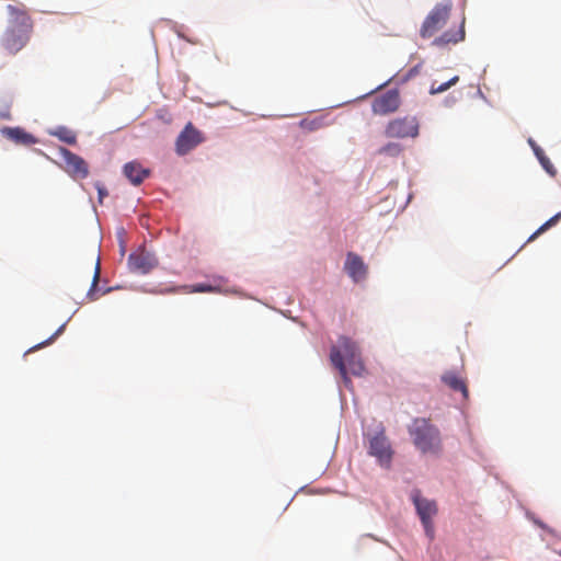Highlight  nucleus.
Masks as SVG:
<instances>
[{
  "label": "nucleus",
  "mask_w": 561,
  "mask_h": 561,
  "mask_svg": "<svg viewBox=\"0 0 561 561\" xmlns=\"http://www.w3.org/2000/svg\"><path fill=\"white\" fill-rule=\"evenodd\" d=\"M451 0L437 2L425 16L421 35H433L442 32L443 35H465V16L454 13Z\"/></svg>",
  "instance_id": "obj_1"
},
{
  "label": "nucleus",
  "mask_w": 561,
  "mask_h": 561,
  "mask_svg": "<svg viewBox=\"0 0 561 561\" xmlns=\"http://www.w3.org/2000/svg\"><path fill=\"white\" fill-rule=\"evenodd\" d=\"M345 359L347 360L350 370L354 376H364L366 367L357 344L347 336H340L339 345L332 346L330 350V360L339 370L343 381L347 385L351 382V379L347 374Z\"/></svg>",
  "instance_id": "obj_2"
},
{
  "label": "nucleus",
  "mask_w": 561,
  "mask_h": 561,
  "mask_svg": "<svg viewBox=\"0 0 561 561\" xmlns=\"http://www.w3.org/2000/svg\"><path fill=\"white\" fill-rule=\"evenodd\" d=\"M414 447L423 455H438L443 449L440 432L426 417H415L408 426Z\"/></svg>",
  "instance_id": "obj_3"
},
{
  "label": "nucleus",
  "mask_w": 561,
  "mask_h": 561,
  "mask_svg": "<svg viewBox=\"0 0 561 561\" xmlns=\"http://www.w3.org/2000/svg\"><path fill=\"white\" fill-rule=\"evenodd\" d=\"M411 500L416 508V513L424 527L425 534L430 539L434 538L433 517L438 513L437 504L433 500L423 497L420 490H413Z\"/></svg>",
  "instance_id": "obj_4"
},
{
  "label": "nucleus",
  "mask_w": 561,
  "mask_h": 561,
  "mask_svg": "<svg viewBox=\"0 0 561 561\" xmlns=\"http://www.w3.org/2000/svg\"><path fill=\"white\" fill-rule=\"evenodd\" d=\"M420 124L415 116H403L391 119L386 128L385 136L388 138H415L419 135Z\"/></svg>",
  "instance_id": "obj_5"
},
{
  "label": "nucleus",
  "mask_w": 561,
  "mask_h": 561,
  "mask_svg": "<svg viewBox=\"0 0 561 561\" xmlns=\"http://www.w3.org/2000/svg\"><path fill=\"white\" fill-rule=\"evenodd\" d=\"M203 141V134L197 128H195L192 123H187L176 138L175 151L179 156H184Z\"/></svg>",
  "instance_id": "obj_6"
},
{
  "label": "nucleus",
  "mask_w": 561,
  "mask_h": 561,
  "mask_svg": "<svg viewBox=\"0 0 561 561\" xmlns=\"http://www.w3.org/2000/svg\"><path fill=\"white\" fill-rule=\"evenodd\" d=\"M58 153L65 163V171L70 176L75 179H85L89 175L88 163L80 156L64 147L59 148Z\"/></svg>",
  "instance_id": "obj_7"
},
{
  "label": "nucleus",
  "mask_w": 561,
  "mask_h": 561,
  "mask_svg": "<svg viewBox=\"0 0 561 561\" xmlns=\"http://www.w3.org/2000/svg\"><path fill=\"white\" fill-rule=\"evenodd\" d=\"M400 94L398 90H388L373 100L371 111L376 115H388L400 107Z\"/></svg>",
  "instance_id": "obj_8"
},
{
  "label": "nucleus",
  "mask_w": 561,
  "mask_h": 561,
  "mask_svg": "<svg viewBox=\"0 0 561 561\" xmlns=\"http://www.w3.org/2000/svg\"><path fill=\"white\" fill-rule=\"evenodd\" d=\"M10 31L13 35H25L33 30V22L23 9L8 5Z\"/></svg>",
  "instance_id": "obj_9"
},
{
  "label": "nucleus",
  "mask_w": 561,
  "mask_h": 561,
  "mask_svg": "<svg viewBox=\"0 0 561 561\" xmlns=\"http://www.w3.org/2000/svg\"><path fill=\"white\" fill-rule=\"evenodd\" d=\"M369 454L376 457L380 465L389 466L392 458V449L388 438L378 434L370 439Z\"/></svg>",
  "instance_id": "obj_10"
},
{
  "label": "nucleus",
  "mask_w": 561,
  "mask_h": 561,
  "mask_svg": "<svg viewBox=\"0 0 561 561\" xmlns=\"http://www.w3.org/2000/svg\"><path fill=\"white\" fill-rule=\"evenodd\" d=\"M344 268L347 275L355 282L359 283L364 280L368 273V267L363 261V259L353 252H348L346 255V261L344 264Z\"/></svg>",
  "instance_id": "obj_11"
},
{
  "label": "nucleus",
  "mask_w": 561,
  "mask_h": 561,
  "mask_svg": "<svg viewBox=\"0 0 561 561\" xmlns=\"http://www.w3.org/2000/svg\"><path fill=\"white\" fill-rule=\"evenodd\" d=\"M128 264L131 271L147 274L157 266L158 262L153 255L142 251L131 253L128 257Z\"/></svg>",
  "instance_id": "obj_12"
},
{
  "label": "nucleus",
  "mask_w": 561,
  "mask_h": 561,
  "mask_svg": "<svg viewBox=\"0 0 561 561\" xmlns=\"http://www.w3.org/2000/svg\"><path fill=\"white\" fill-rule=\"evenodd\" d=\"M1 135L16 145L30 146L37 142V139L21 127H3Z\"/></svg>",
  "instance_id": "obj_13"
},
{
  "label": "nucleus",
  "mask_w": 561,
  "mask_h": 561,
  "mask_svg": "<svg viewBox=\"0 0 561 561\" xmlns=\"http://www.w3.org/2000/svg\"><path fill=\"white\" fill-rule=\"evenodd\" d=\"M123 172L135 186L140 185L150 175V170L144 168L138 161L127 162L123 168Z\"/></svg>",
  "instance_id": "obj_14"
},
{
  "label": "nucleus",
  "mask_w": 561,
  "mask_h": 561,
  "mask_svg": "<svg viewBox=\"0 0 561 561\" xmlns=\"http://www.w3.org/2000/svg\"><path fill=\"white\" fill-rule=\"evenodd\" d=\"M442 381L446 386H448L451 390L459 391L462 394L463 399H468L469 391H468L467 383H466L465 379L461 378L460 376H458L456 373L446 371L442 376Z\"/></svg>",
  "instance_id": "obj_15"
},
{
  "label": "nucleus",
  "mask_w": 561,
  "mask_h": 561,
  "mask_svg": "<svg viewBox=\"0 0 561 561\" xmlns=\"http://www.w3.org/2000/svg\"><path fill=\"white\" fill-rule=\"evenodd\" d=\"M51 135L56 136L58 139L68 145H75L77 142L76 134L67 127H58L51 133Z\"/></svg>",
  "instance_id": "obj_16"
},
{
  "label": "nucleus",
  "mask_w": 561,
  "mask_h": 561,
  "mask_svg": "<svg viewBox=\"0 0 561 561\" xmlns=\"http://www.w3.org/2000/svg\"><path fill=\"white\" fill-rule=\"evenodd\" d=\"M100 275H101V263H100V257H98L96 264H95V268H94V275H93L91 288L89 289V291L87 294V298L90 301H94V300H96L99 298V296L96 295V286H98V283L100 280Z\"/></svg>",
  "instance_id": "obj_17"
},
{
  "label": "nucleus",
  "mask_w": 561,
  "mask_h": 561,
  "mask_svg": "<svg viewBox=\"0 0 561 561\" xmlns=\"http://www.w3.org/2000/svg\"><path fill=\"white\" fill-rule=\"evenodd\" d=\"M186 293H218L219 287L210 284H195L182 287Z\"/></svg>",
  "instance_id": "obj_18"
},
{
  "label": "nucleus",
  "mask_w": 561,
  "mask_h": 561,
  "mask_svg": "<svg viewBox=\"0 0 561 561\" xmlns=\"http://www.w3.org/2000/svg\"><path fill=\"white\" fill-rule=\"evenodd\" d=\"M561 218V213H558L553 217H551L549 220H547L543 225H541L527 240V242L534 241L536 238H538L541 233L547 231L552 226L557 225V222Z\"/></svg>",
  "instance_id": "obj_19"
},
{
  "label": "nucleus",
  "mask_w": 561,
  "mask_h": 561,
  "mask_svg": "<svg viewBox=\"0 0 561 561\" xmlns=\"http://www.w3.org/2000/svg\"><path fill=\"white\" fill-rule=\"evenodd\" d=\"M458 81H459V77L455 76L451 79H449L448 81L440 83V84H437V82H433L430 88V93L431 94L443 93L446 90H448L450 87L455 85Z\"/></svg>",
  "instance_id": "obj_20"
},
{
  "label": "nucleus",
  "mask_w": 561,
  "mask_h": 561,
  "mask_svg": "<svg viewBox=\"0 0 561 561\" xmlns=\"http://www.w3.org/2000/svg\"><path fill=\"white\" fill-rule=\"evenodd\" d=\"M402 147L397 142H389L379 149L380 154L397 157L401 153Z\"/></svg>",
  "instance_id": "obj_21"
},
{
  "label": "nucleus",
  "mask_w": 561,
  "mask_h": 561,
  "mask_svg": "<svg viewBox=\"0 0 561 561\" xmlns=\"http://www.w3.org/2000/svg\"><path fill=\"white\" fill-rule=\"evenodd\" d=\"M64 328H65V325L62 324L50 337H48L46 341H44V342H42V343L31 347L26 352V354L31 353V352H34V351H37V350H39L43 346L49 345L56 339V336H58L62 332Z\"/></svg>",
  "instance_id": "obj_22"
},
{
  "label": "nucleus",
  "mask_w": 561,
  "mask_h": 561,
  "mask_svg": "<svg viewBox=\"0 0 561 561\" xmlns=\"http://www.w3.org/2000/svg\"><path fill=\"white\" fill-rule=\"evenodd\" d=\"M539 162L549 175L554 176L557 174V169L553 167L552 162L547 156L541 158Z\"/></svg>",
  "instance_id": "obj_23"
},
{
  "label": "nucleus",
  "mask_w": 561,
  "mask_h": 561,
  "mask_svg": "<svg viewBox=\"0 0 561 561\" xmlns=\"http://www.w3.org/2000/svg\"><path fill=\"white\" fill-rule=\"evenodd\" d=\"M99 197L100 201L107 194L106 190L104 187L98 186Z\"/></svg>",
  "instance_id": "obj_24"
},
{
  "label": "nucleus",
  "mask_w": 561,
  "mask_h": 561,
  "mask_svg": "<svg viewBox=\"0 0 561 561\" xmlns=\"http://www.w3.org/2000/svg\"><path fill=\"white\" fill-rule=\"evenodd\" d=\"M528 142H529L530 147L533 148L534 152L541 149L533 139H529Z\"/></svg>",
  "instance_id": "obj_25"
},
{
  "label": "nucleus",
  "mask_w": 561,
  "mask_h": 561,
  "mask_svg": "<svg viewBox=\"0 0 561 561\" xmlns=\"http://www.w3.org/2000/svg\"><path fill=\"white\" fill-rule=\"evenodd\" d=\"M528 142H529L530 147L533 148L534 152L541 149L533 139H529Z\"/></svg>",
  "instance_id": "obj_26"
},
{
  "label": "nucleus",
  "mask_w": 561,
  "mask_h": 561,
  "mask_svg": "<svg viewBox=\"0 0 561 561\" xmlns=\"http://www.w3.org/2000/svg\"><path fill=\"white\" fill-rule=\"evenodd\" d=\"M535 156L537 157V159L540 161L541 158H545L546 154H545V151L542 149H539L538 151L534 152Z\"/></svg>",
  "instance_id": "obj_27"
},
{
  "label": "nucleus",
  "mask_w": 561,
  "mask_h": 561,
  "mask_svg": "<svg viewBox=\"0 0 561 561\" xmlns=\"http://www.w3.org/2000/svg\"><path fill=\"white\" fill-rule=\"evenodd\" d=\"M465 37L463 36H460L459 38L455 37V38H449L447 42H453V43H458L459 41H462Z\"/></svg>",
  "instance_id": "obj_28"
},
{
  "label": "nucleus",
  "mask_w": 561,
  "mask_h": 561,
  "mask_svg": "<svg viewBox=\"0 0 561 561\" xmlns=\"http://www.w3.org/2000/svg\"><path fill=\"white\" fill-rule=\"evenodd\" d=\"M173 31H174L178 35H182V28L176 27L175 25H174Z\"/></svg>",
  "instance_id": "obj_29"
},
{
  "label": "nucleus",
  "mask_w": 561,
  "mask_h": 561,
  "mask_svg": "<svg viewBox=\"0 0 561 561\" xmlns=\"http://www.w3.org/2000/svg\"><path fill=\"white\" fill-rule=\"evenodd\" d=\"M1 116H2L3 118H7V119H9V118H10L9 113L2 114Z\"/></svg>",
  "instance_id": "obj_30"
}]
</instances>
